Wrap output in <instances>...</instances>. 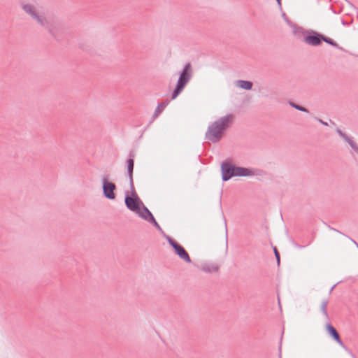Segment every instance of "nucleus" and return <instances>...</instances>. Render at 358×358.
I'll use <instances>...</instances> for the list:
<instances>
[{
  "label": "nucleus",
  "mask_w": 358,
  "mask_h": 358,
  "mask_svg": "<svg viewBox=\"0 0 358 358\" xmlns=\"http://www.w3.org/2000/svg\"><path fill=\"white\" fill-rule=\"evenodd\" d=\"M234 120V116L233 114H228L218 118L208 126L205 134L206 139L213 143L219 142L227 129L233 124Z\"/></svg>",
  "instance_id": "1"
},
{
  "label": "nucleus",
  "mask_w": 358,
  "mask_h": 358,
  "mask_svg": "<svg viewBox=\"0 0 358 358\" xmlns=\"http://www.w3.org/2000/svg\"><path fill=\"white\" fill-rule=\"evenodd\" d=\"M222 179L223 181H228L233 177H246L254 175L253 171L245 167L238 166L229 161L225 160L221 164Z\"/></svg>",
  "instance_id": "2"
},
{
  "label": "nucleus",
  "mask_w": 358,
  "mask_h": 358,
  "mask_svg": "<svg viewBox=\"0 0 358 358\" xmlns=\"http://www.w3.org/2000/svg\"><path fill=\"white\" fill-rule=\"evenodd\" d=\"M192 73V64L188 62L185 65L182 71L180 73L176 86L171 94L172 100L175 99L182 92L186 85L190 80Z\"/></svg>",
  "instance_id": "3"
},
{
  "label": "nucleus",
  "mask_w": 358,
  "mask_h": 358,
  "mask_svg": "<svg viewBox=\"0 0 358 358\" xmlns=\"http://www.w3.org/2000/svg\"><path fill=\"white\" fill-rule=\"evenodd\" d=\"M129 187L131 189V196L129 192L126 193L124 203L127 208L133 212H138L140 207L143 205V202L138 196L134 184V180L129 181Z\"/></svg>",
  "instance_id": "4"
},
{
  "label": "nucleus",
  "mask_w": 358,
  "mask_h": 358,
  "mask_svg": "<svg viewBox=\"0 0 358 358\" xmlns=\"http://www.w3.org/2000/svg\"><path fill=\"white\" fill-rule=\"evenodd\" d=\"M50 34L57 41L64 39L65 35L68 33L67 27L61 22L52 21L48 29Z\"/></svg>",
  "instance_id": "5"
},
{
  "label": "nucleus",
  "mask_w": 358,
  "mask_h": 358,
  "mask_svg": "<svg viewBox=\"0 0 358 358\" xmlns=\"http://www.w3.org/2000/svg\"><path fill=\"white\" fill-rule=\"evenodd\" d=\"M166 238L169 242V245L173 248L174 252L176 255H178L181 259H182L187 263L192 262V259L188 252L183 248V246H182L176 240H174L173 238L169 236H166Z\"/></svg>",
  "instance_id": "6"
},
{
  "label": "nucleus",
  "mask_w": 358,
  "mask_h": 358,
  "mask_svg": "<svg viewBox=\"0 0 358 358\" xmlns=\"http://www.w3.org/2000/svg\"><path fill=\"white\" fill-rule=\"evenodd\" d=\"M109 175H106L102 178V189L103 196L110 200H113L116 197L115 193L117 189L116 185L108 180Z\"/></svg>",
  "instance_id": "7"
},
{
  "label": "nucleus",
  "mask_w": 358,
  "mask_h": 358,
  "mask_svg": "<svg viewBox=\"0 0 358 358\" xmlns=\"http://www.w3.org/2000/svg\"><path fill=\"white\" fill-rule=\"evenodd\" d=\"M323 34L312 29H308V34L304 36L303 42L312 46H319L322 44Z\"/></svg>",
  "instance_id": "8"
},
{
  "label": "nucleus",
  "mask_w": 358,
  "mask_h": 358,
  "mask_svg": "<svg viewBox=\"0 0 358 358\" xmlns=\"http://www.w3.org/2000/svg\"><path fill=\"white\" fill-rule=\"evenodd\" d=\"M136 157V152L134 150H130L128 155V158L126 161V166L127 171V176L129 178V180H134L133 179V172L134 167V159Z\"/></svg>",
  "instance_id": "9"
},
{
  "label": "nucleus",
  "mask_w": 358,
  "mask_h": 358,
  "mask_svg": "<svg viewBox=\"0 0 358 358\" xmlns=\"http://www.w3.org/2000/svg\"><path fill=\"white\" fill-rule=\"evenodd\" d=\"M326 331L327 334L343 348L346 349V346L341 340L336 329L330 323L326 324Z\"/></svg>",
  "instance_id": "10"
},
{
  "label": "nucleus",
  "mask_w": 358,
  "mask_h": 358,
  "mask_svg": "<svg viewBox=\"0 0 358 358\" xmlns=\"http://www.w3.org/2000/svg\"><path fill=\"white\" fill-rule=\"evenodd\" d=\"M336 132L358 155V145L357 143L345 133L343 132L340 129H337Z\"/></svg>",
  "instance_id": "11"
},
{
  "label": "nucleus",
  "mask_w": 358,
  "mask_h": 358,
  "mask_svg": "<svg viewBox=\"0 0 358 358\" xmlns=\"http://www.w3.org/2000/svg\"><path fill=\"white\" fill-rule=\"evenodd\" d=\"M141 206L143 208V211H141L140 209L138 212H136V213L138 214V215L141 218H143V220H145L148 222L151 220L150 218H154V216L152 214V213L149 210V209L146 206H144L143 203V205H141Z\"/></svg>",
  "instance_id": "12"
},
{
  "label": "nucleus",
  "mask_w": 358,
  "mask_h": 358,
  "mask_svg": "<svg viewBox=\"0 0 358 358\" xmlns=\"http://www.w3.org/2000/svg\"><path fill=\"white\" fill-rule=\"evenodd\" d=\"M41 27L48 29L52 22V21H49L43 15L38 14L34 18Z\"/></svg>",
  "instance_id": "13"
},
{
  "label": "nucleus",
  "mask_w": 358,
  "mask_h": 358,
  "mask_svg": "<svg viewBox=\"0 0 358 358\" xmlns=\"http://www.w3.org/2000/svg\"><path fill=\"white\" fill-rule=\"evenodd\" d=\"M220 269V266L215 264H204L201 266V270L206 273L217 272Z\"/></svg>",
  "instance_id": "14"
},
{
  "label": "nucleus",
  "mask_w": 358,
  "mask_h": 358,
  "mask_svg": "<svg viewBox=\"0 0 358 358\" xmlns=\"http://www.w3.org/2000/svg\"><path fill=\"white\" fill-rule=\"evenodd\" d=\"M236 86L243 90H250L252 88L253 83L248 80H238L236 81Z\"/></svg>",
  "instance_id": "15"
},
{
  "label": "nucleus",
  "mask_w": 358,
  "mask_h": 358,
  "mask_svg": "<svg viewBox=\"0 0 358 358\" xmlns=\"http://www.w3.org/2000/svg\"><path fill=\"white\" fill-rule=\"evenodd\" d=\"M23 10L25 13L31 15V17L34 19L36 15L38 13L36 12L35 7L31 4H24L22 6Z\"/></svg>",
  "instance_id": "16"
},
{
  "label": "nucleus",
  "mask_w": 358,
  "mask_h": 358,
  "mask_svg": "<svg viewBox=\"0 0 358 358\" xmlns=\"http://www.w3.org/2000/svg\"><path fill=\"white\" fill-rule=\"evenodd\" d=\"M294 28L293 32L294 35H296L298 38L303 37L308 34V30H306L303 28L297 26L296 24H294L292 26Z\"/></svg>",
  "instance_id": "17"
},
{
  "label": "nucleus",
  "mask_w": 358,
  "mask_h": 358,
  "mask_svg": "<svg viewBox=\"0 0 358 358\" xmlns=\"http://www.w3.org/2000/svg\"><path fill=\"white\" fill-rule=\"evenodd\" d=\"M169 103V100H165L164 101H162V103L158 104V106L155 109L154 114L152 115V119H155L159 116V115L162 112L163 109Z\"/></svg>",
  "instance_id": "18"
},
{
  "label": "nucleus",
  "mask_w": 358,
  "mask_h": 358,
  "mask_svg": "<svg viewBox=\"0 0 358 358\" xmlns=\"http://www.w3.org/2000/svg\"><path fill=\"white\" fill-rule=\"evenodd\" d=\"M328 303H329V301L327 299H324L322 301V303H321L320 310L322 311V313L323 315L324 316V317L327 320H329V314H328V312H327Z\"/></svg>",
  "instance_id": "19"
},
{
  "label": "nucleus",
  "mask_w": 358,
  "mask_h": 358,
  "mask_svg": "<svg viewBox=\"0 0 358 358\" xmlns=\"http://www.w3.org/2000/svg\"><path fill=\"white\" fill-rule=\"evenodd\" d=\"M322 41H324L327 44H329L331 46L335 47L341 50H343V51L344 50V49L342 47L339 46V45L335 41H334L332 38L327 37L324 35H323Z\"/></svg>",
  "instance_id": "20"
},
{
  "label": "nucleus",
  "mask_w": 358,
  "mask_h": 358,
  "mask_svg": "<svg viewBox=\"0 0 358 358\" xmlns=\"http://www.w3.org/2000/svg\"><path fill=\"white\" fill-rule=\"evenodd\" d=\"M289 106L291 107H292V108H295V109H296L298 110H300V111H302V112H305V113H308L309 112L308 110L306 108H305V107H303V106H302L301 105H299V104H297V103H296L294 102L289 101Z\"/></svg>",
  "instance_id": "21"
},
{
  "label": "nucleus",
  "mask_w": 358,
  "mask_h": 358,
  "mask_svg": "<svg viewBox=\"0 0 358 358\" xmlns=\"http://www.w3.org/2000/svg\"><path fill=\"white\" fill-rule=\"evenodd\" d=\"M273 252L277 261V264L279 266L280 263V256L276 247L273 248Z\"/></svg>",
  "instance_id": "22"
},
{
  "label": "nucleus",
  "mask_w": 358,
  "mask_h": 358,
  "mask_svg": "<svg viewBox=\"0 0 358 358\" xmlns=\"http://www.w3.org/2000/svg\"><path fill=\"white\" fill-rule=\"evenodd\" d=\"M151 220L149 221L150 223L152 224L153 226L159 231H162L161 227L159 226V224L157 223V222L156 221L155 218H150Z\"/></svg>",
  "instance_id": "23"
},
{
  "label": "nucleus",
  "mask_w": 358,
  "mask_h": 358,
  "mask_svg": "<svg viewBox=\"0 0 358 358\" xmlns=\"http://www.w3.org/2000/svg\"><path fill=\"white\" fill-rule=\"evenodd\" d=\"M282 16L283 17V19L285 20V22L291 27H292L294 24L292 23V22L288 18V17L287 16V15L283 13L282 14Z\"/></svg>",
  "instance_id": "24"
},
{
  "label": "nucleus",
  "mask_w": 358,
  "mask_h": 358,
  "mask_svg": "<svg viewBox=\"0 0 358 358\" xmlns=\"http://www.w3.org/2000/svg\"><path fill=\"white\" fill-rule=\"evenodd\" d=\"M316 120H317L320 123H321L322 124H323V125H324V126H327V125H328L327 122H326L323 121V120H321V119H319V118H317V117H316Z\"/></svg>",
  "instance_id": "25"
},
{
  "label": "nucleus",
  "mask_w": 358,
  "mask_h": 358,
  "mask_svg": "<svg viewBox=\"0 0 358 358\" xmlns=\"http://www.w3.org/2000/svg\"><path fill=\"white\" fill-rule=\"evenodd\" d=\"M350 239L351 240V241L357 247V245L358 243L352 238H350Z\"/></svg>",
  "instance_id": "26"
},
{
  "label": "nucleus",
  "mask_w": 358,
  "mask_h": 358,
  "mask_svg": "<svg viewBox=\"0 0 358 358\" xmlns=\"http://www.w3.org/2000/svg\"><path fill=\"white\" fill-rule=\"evenodd\" d=\"M336 286V284H335L334 285L332 286V287L329 290V294L331 293V292L333 291V289L335 288Z\"/></svg>",
  "instance_id": "27"
},
{
  "label": "nucleus",
  "mask_w": 358,
  "mask_h": 358,
  "mask_svg": "<svg viewBox=\"0 0 358 358\" xmlns=\"http://www.w3.org/2000/svg\"><path fill=\"white\" fill-rule=\"evenodd\" d=\"M278 2V4L280 6H281V0H276Z\"/></svg>",
  "instance_id": "28"
},
{
  "label": "nucleus",
  "mask_w": 358,
  "mask_h": 358,
  "mask_svg": "<svg viewBox=\"0 0 358 358\" xmlns=\"http://www.w3.org/2000/svg\"><path fill=\"white\" fill-rule=\"evenodd\" d=\"M342 24L344 25H348V24L345 22L344 20L342 21Z\"/></svg>",
  "instance_id": "29"
},
{
  "label": "nucleus",
  "mask_w": 358,
  "mask_h": 358,
  "mask_svg": "<svg viewBox=\"0 0 358 358\" xmlns=\"http://www.w3.org/2000/svg\"><path fill=\"white\" fill-rule=\"evenodd\" d=\"M350 354H351V356L352 358H357L356 356L353 353L350 352Z\"/></svg>",
  "instance_id": "30"
},
{
  "label": "nucleus",
  "mask_w": 358,
  "mask_h": 358,
  "mask_svg": "<svg viewBox=\"0 0 358 358\" xmlns=\"http://www.w3.org/2000/svg\"><path fill=\"white\" fill-rule=\"evenodd\" d=\"M226 243H228V241H227V232H226Z\"/></svg>",
  "instance_id": "31"
},
{
  "label": "nucleus",
  "mask_w": 358,
  "mask_h": 358,
  "mask_svg": "<svg viewBox=\"0 0 358 358\" xmlns=\"http://www.w3.org/2000/svg\"><path fill=\"white\" fill-rule=\"evenodd\" d=\"M296 248H301V246L298 244H296Z\"/></svg>",
  "instance_id": "32"
},
{
  "label": "nucleus",
  "mask_w": 358,
  "mask_h": 358,
  "mask_svg": "<svg viewBox=\"0 0 358 358\" xmlns=\"http://www.w3.org/2000/svg\"><path fill=\"white\" fill-rule=\"evenodd\" d=\"M357 248H358V245H357Z\"/></svg>",
  "instance_id": "33"
}]
</instances>
